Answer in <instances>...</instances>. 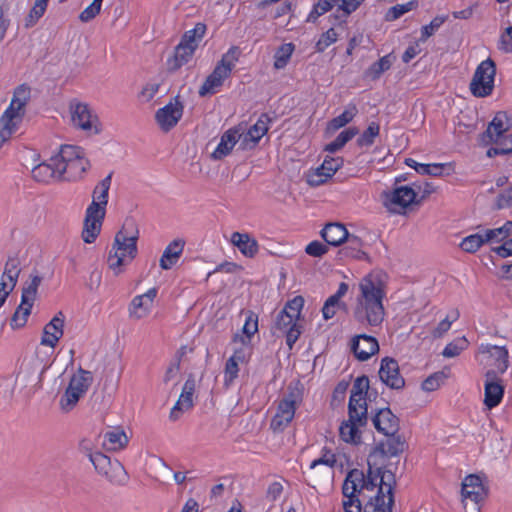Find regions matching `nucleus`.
Segmentation results:
<instances>
[{"instance_id": "nucleus-22", "label": "nucleus", "mask_w": 512, "mask_h": 512, "mask_svg": "<svg viewBox=\"0 0 512 512\" xmlns=\"http://www.w3.org/2000/svg\"><path fill=\"white\" fill-rule=\"evenodd\" d=\"M372 422L375 429L384 435H393L399 431V418L390 408L378 410L372 417Z\"/></svg>"}, {"instance_id": "nucleus-13", "label": "nucleus", "mask_w": 512, "mask_h": 512, "mask_svg": "<svg viewBox=\"0 0 512 512\" xmlns=\"http://www.w3.org/2000/svg\"><path fill=\"white\" fill-rule=\"evenodd\" d=\"M379 378L391 389L400 390L405 386V380L400 374L398 362L391 357H384L381 360Z\"/></svg>"}, {"instance_id": "nucleus-33", "label": "nucleus", "mask_w": 512, "mask_h": 512, "mask_svg": "<svg viewBox=\"0 0 512 512\" xmlns=\"http://www.w3.org/2000/svg\"><path fill=\"white\" fill-rule=\"evenodd\" d=\"M185 241L182 239L173 240L164 250L161 258H160V267L164 270L171 269L173 265L176 264L178 259L180 258L183 249H184Z\"/></svg>"}, {"instance_id": "nucleus-28", "label": "nucleus", "mask_w": 512, "mask_h": 512, "mask_svg": "<svg viewBox=\"0 0 512 512\" xmlns=\"http://www.w3.org/2000/svg\"><path fill=\"white\" fill-rule=\"evenodd\" d=\"M387 439L380 442L375 450L380 452L383 456L394 457L403 453L407 447L404 437L398 432L393 435H385Z\"/></svg>"}, {"instance_id": "nucleus-34", "label": "nucleus", "mask_w": 512, "mask_h": 512, "mask_svg": "<svg viewBox=\"0 0 512 512\" xmlns=\"http://www.w3.org/2000/svg\"><path fill=\"white\" fill-rule=\"evenodd\" d=\"M195 50L196 48L192 47V45H187L180 42L175 47L174 55L167 61L169 70L176 71L181 66L186 64L192 58Z\"/></svg>"}, {"instance_id": "nucleus-61", "label": "nucleus", "mask_w": 512, "mask_h": 512, "mask_svg": "<svg viewBox=\"0 0 512 512\" xmlns=\"http://www.w3.org/2000/svg\"><path fill=\"white\" fill-rule=\"evenodd\" d=\"M113 250L118 253H125V257L128 256L131 260L134 259L137 255V242L136 241H121L119 243L116 242V237L114 238Z\"/></svg>"}, {"instance_id": "nucleus-31", "label": "nucleus", "mask_w": 512, "mask_h": 512, "mask_svg": "<svg viewBox=\"0 0 512 512\" xmlns=\"http://www.w3.org/2000/svg\"><path fill=\"white\" fill-rule=\"evenodd\" d=\"M231 243L236 246L244 256L249 258H253L259 250L257 240L248 233L233 232L231 235Z\"/></svg>"}, {"instance_id": "nucleus-24", "label": "nucleus", "mask_w": 512, "mask_h": 512, "mask_svg": "<svg viewBox=\"0 0 512 512\" xmlns=\"http://www.w3.org/2000/svg\"><path fill=\"white\" fill-rule=\"evenodd\" d=\"M243 135V129L241 127H234L227 130L220 139V142L214 152L212 158L214 160H221L225 156L229 155L238 140Z\"/></svg>"}, {"instance_id": "nucleus-15", "label": "nucleus", "mask_w": 512, "mask_h": 512, "mask_svg": "<svg viewBox=\"0 0 512 512\" xmlns=\"http://www.w3.org/2000/svg\"><path fill=\"white\" fill-rule=\"evenodd\" d=\"M23 113L8 107L0 117V148L15 135L23 122Z\"/></svg>"}, {"instance_id": "nucleus-60", "label": "nucleus", "mask_w": 512, "mask_h": 512, "mask_svg": "<svg viewBox=\"0 0 512 512\" xmlns=\"http://www.w3.org/2000/svg\"><path fill=\"white\" fill-rule=\"evenodd\" d=\"M380 126L376 122H371L367 129L357 139V144L360 147H369L374 143V139L379 135Z\"/></svg>"}, {"instance_id": "nucleus-23", "label": "nucleus", "mask_w": 512, "mask_h": 512, "mask_svg": "<svg viewBox=\"0 0 512 512\" xmlns=\"http://www.w3.org/2000/svg\"><path fill=\"white\" fill-rule=\"evenodd\" d=\"M156 296V288H151L146 293L135 296L129 307L130 317L136 320H140L146 317L150 312V309Z\"/></svg>"}, {"instance_id": "nucleus-56", "label": "nucleus", "mask_w": 512, "mask_h": 512, "mask_svg": "<svg viewBox=\"0 0 512 512\" xmlns=\"http://www.w3.org/2000/svg\"><path fill=\"white\" fill-rule=\"evenodd\" d=\"M512 234V221H507L502 227L496 229H488L485 231V240L491 242L496 240L498 242L504 241Z\"/></svg>"}, {"instance_id": "nucleus-18", "label": "nucleus", "mask_w": 512, "mask_h": 512, "mask_svg": "<svg viewBox=\"0 0 512 512\" xmlns=\"http://www.w3.org/2000/svg\"><path fill=\"white\" fill-rule=\"evenodd\" d=\"M275 328L286 334V344L291 350L301 335V327L297 324L296 320L286 313V310H281L276 316Z\"/></svg>"}, {"instance_id": "nucleus-16", "label": "nucleus", "mask_w": 512, "mask_h": 512, "mask_svg": "<svg viewBox=\"0 0 512 512\" xmlns=\"http://www.w3.org/2000/svg\"><path fill=\"white\" fill-rule=\"evenodd\" d=\"M485 378L484 404L492 409L501 402L504 395V386L501 384L495 370H488Z\"/></svg>"}, {"instance_id": "nucleus-32", "label": "nucleus", "mask_w": 512, "mask_h": 512, "mask_svg": "<svg viewBox=\"0 0 512 512\" xmlns=\"http://www.w3.org/2000/svg\"><path fill=\"white\" fill-rule=\"evenodd\" d=\"M348 288L349 286L347 283L341 282L339 284L337 292L331 295L325 301L322 308V313L325 320L333 318L339 308L346 307V304L341 302L340 300L347 293Z\"/></svg>"}, {"instance_id": "nucleus-3", "label": "nucleus", "mask_w": 512, "mask_h": 512, "mask_svg": "<svg viewBox=\"0 0 512 512\" xmlns=\"http://www.w3.org/2000/svg\"><path fill=\"white\" fill-rule=\"evenodd\" d=\"M379 472L377 492L364 505V512H392L394 505L393 490L396 485L395 475L390 470L377 468Z\"/></svg>"}, {"instance_id": "nucleus-37", "label": "nucleus", "mask_w": 512, "mask_h": 512, "mask_svg": "<svg viewBox=\"0 0 512 512\" xmlns=\"http://www.w3.org/2000/svg\"><path fill=\"white\" fill-rule=\"evenodd\" d=\"M128 437L122 429L114 428L104 434V446L108 450L117 451L128 444Z\"/></svg>"}, {"instance_id": "nucleus-43", "label": "nucleus", "mask_w": 512, "mask_h": 512, "mask_svg": "<svg viewBox=\"0 0 512 512\" xmlns=\"http://www.w3.org/2000/svg\"><path fill=\"white\" fill-rule=\"evenodd\" d=\"M116 242L121 241H136L139 237L138 225L135 219L128 217L125 219L122 228L116 233Z\"/></svg>"}, {"instance_id": "nucleus-21", "label": "nucleus", "mask_w": 512, "mask_h": 512, "mask_svg": "<svg viewBox=\"0 0 512 512\" xmlns=\"http://www.w3.org/2000/svg\"><path fill=\"white\" fill-rule=\"evenodd\" d=\"M271 118L268 114L263 113L258 118L257 122L250 127L247 133H243L241 148L242 149H251L256 146L259 140L267 133L269 130V123L271 122Z\"/></svg>"}, {"instance_id": "nucleus-4", "label": "nucleus", "mask_w": 512, "mask_h": 512, "mask_svg": "<svg viewBox=\"0 0 512 512\" xmlns=\"http://www.w3.org/2000/svg\"><path fill=\"white\" fill-rule=\"evenodd\" d=\"M239 48L236 46L231 47L217 63L212 73L206 78L198 93L201 97L215 94L220 88L224 80L227 79L232 69L235 67V63L238 60Z\"/></svg>"}, {"instance_id": "nucleus-10", "label": "nucleus", "mask_w": 512, "mask_h": 512, "mask_svg": "<svg viewBox=\"0 0 512 512\" xmlns=\"http://www.w3.org/2000/svg\"><path fill=\"white\" fill-rule=\"evenodd\" d=\"M183 110L184 106L177 95L168 104L156 111L155 120L162 131L169 132L182 118Z\"/></svg>"}, {"instance_id": "nucleus-7", "label": "nucleus", "mask_w": 512, "mask_h": 512, "mask_svg": "<svg viewBox=\"0 0 512 512\" xmlns=\"http://www.w3.org/2000/svg\"><path fill=\"white\" fill-rule=\"evenodd\" d=\"M299 402V393L293 390L279 401L277 412L270 422V428L274 432H282L290 424Z\"/></svg>"}, {"instance_id": "nucleus-44", "label": "nucleus", "mask_w": 512, "mask_h": 512, "mask_svg": "<svg viewBox=\"0 0 512 512\" xmlns=\"http://www.w3.org/2000/svg\"><path fill=\"white\" fill-rule=\"evenodd\" d=\"M112 181V172L108 174L95 188L93 191V200L96 204L102 206L106 211V205L108 203V193Z\"/></svg>"}, {"instance_id": "nucleus-38", "label": "nucleus", "mask_w": 512, "mask_h": 512, "mask_svg": "<svg viewBox=\"0 0 512 512\" xmlns=\"http://www.w3.org/2000/svg\"><path fill=\"white\" fill-rule=\"evenodd\" d=\"M84 156V150L79 146L74 145H63L59 153L56 156H53L54 165H57V168H60V164L71 163L78 158Z\"/></svg>"}, {"instance_id": "nucleus-50", "label": "nucleus", "mask_w": 512, "mask_h": 512, "mask_svg": "<svg viewBox=\"0 0 512 512\" xmlns=\"http://www.w3.org/2000/svg\"><path fill=\"white\" fill-rule=\"evenodd\" d=\"M30 90L25 85L16 88L9 107H13L15 111L25 114V105L29 98Z\"/></svg>"}, {"instance_id": "nucleus-6", "label": "nucleus", "mask_w": 512, "mask_h": 512, "mask_svg": "<svg viewBox=\"0 0 512 512\" xmlns=\"http://www.w3.org/2000/svg\"><path fill=\"white\" fill-rule=\"evenodd\" d=\"M495 75V62L491 58L482 61L477 66L470 82L471 93L475 97L489 96L493 91Z\"/></svg>"}, {"instance_id": "nucleus-30", "label": "nucleus", "mask_w": 512, "mask_h": 512, "mask_svg": "<svg viewBox=\"0 0 512 512\" xmlns=\"http://www.w3.org/2000/svg\"><path fill=\"white\" fill-rule=\"evenodd\" d=\"M320 235L327 245L336 247L346 241L349 233L343 224L327 223L321 230Z\"/></svg>"}, {"instance_id": "nucleus-25", "label": "nucleus", "mask_w": 512, "mask_h": 512, "mask_svg": "<svg viewBox=\"0 0 512 512\" xmlns=\"http://www.w3.org/2000/svg\"><path fill=\"white\" fill-rule=\"evenodd\" d=\"M64 315L58 312L53 319L45 325L41 344L54 348L63 335Z\"/></svg>"}, {"instance_id": "nucleus-26", "label": "nucleus", "mask_w": 512, "mask_h": 512, "mask_svg": "<svg viewBox=\"0 0 512 512\" xmlns=\"http://www.w3.org/2000/svg\"><path fill=\"white\" fill-rule=\"evenodd\" d=\"M90 168V162L84 156L78 158L71 163L60 164L58 169V178L65 180H77L83 177Z\"/></svg>"}, {"instance_id": "nucleus-42", "label": "nucleus", "mask_w": 512, "mask_h": 512, "mask_svg": "<svg viewBox=\"0 0 512 512\" xmlns=\"http://www.w3.org/2000/svg\"><path fill=\"white\" fill-rule=\"evenodd\" d=\"M396 57L389 53L381 57L378 61L374 62L366 71V75L372 80L380 78V76L387 70H389L395 61Z\"/></svg>"}, {"instance_id": "nucleus-51", "label": "nucleus", "mask_w": 512, "mask_h": 512, "mask_svg": "<svg viewBox=\"0 0 512 512\" xmlns=\"http://www.w3.org/2000/svg\"><path fill=\"white\" fill-rule=\"evenodd\" d=\"M486 235L484 234H472L467 237H465L460 247L463 251L468 253H474L476 252L480 247H482L485 243H488V241L485 240Z\"/></svg>"}, {"instance_id": "nucleus-27", "label": "nucleus", "mask_w": 512, "mask_h": 512, "mask_svg": "<svg viewBox=\"0 0 512 512\" xmlns=\"http://www.w3.org/2000/svg\"><path fill=\"white\" fill-rule=\"evenodd\" d=\"M481 352L487 354L488 364L493 366L492 370L496 371V375L503 374L508 368V350L500 346H486Z\"/></svg>"}, {"instance_id": "nucleus-36", "label": "nucleus", "mask_w": 512, "mask_h": 512, "mask_svg": "<svg viewBox=\"0 0 512 512\" xmlns=\"http://www.w3.org/2000/svg\"><path fill=\"white\" fill-rule=\"evenodd\" d=\"M21 260L18 255H11L8 257L4 271L1 277V281L7 279L10 282L11 289H14L17 285L19 275L21 273Z\"/></svg>"}, {"instance_id": "nucleus-49", "label": "nucleus", "mask_w": 512, "mask_h": 512, "mask_svg": "<svg viewBox=\"0 0 512 512\" xmlns=\"http://www.w3.org/2000/svg\"><path fill=\"white\" fill-rule=\"evenodd\" d=\"M32 307L33 305L23 304L21 302L11 317L10 326L13 329L22 328L27 322V318L31 313Z\"/></svg>"}, {"instance_id": "nucleus-14", "label": "nucleus", "mask_w": 512, "mask_h": 512, "mask_svg": "<svg viewBox=\"0 0 512 512\" xmlns=\"http://www.w3.org/2000/svg\"><path fill=\"white\" fill-rule=\"evenodd\" d=\"M383 196L384 205L390 210H394L395 206L405 209L413 203H418L416 191L409 186L396 187L391 192H383Z\"/></svg>"}, {"instance_id": "nucleus-17", "label": "nucleus", "mask_w": 512, "mask_h": 512, "mask_svg": "<svg viewBox=\"0 0 512 512\" xmlns=\"http://www.w3.org/2000/svg\"><path fill=\"white\" fill-rule=\"evenodd\" d=\"M508 130L509 124L507 123V114L505 112H498L489 123L486 131L481 134L480 140L484 145L498 143L501 137L505 135Z\"/></svg>"}, {"instance_id": "nucleus-53", "label": "nucleus", "mask_w": 512, "mask_h": 512, "mask_svg": "<svg viewBox=\"0 0 512 512\" xmlns=\"http://www.w3.org/2000/svg\"><path fill=\"white\" fill-rule=\"evenodd\" d=\"M295 47L292 43L282 44L274 55V67L276 69L284 68L290 60Z\"/></svg>"}, {"instance_id": "nucleus-47", "label": "nucleus", "mask_w": 512, "mask_h": 512, "mask_svg": "<svg viewBox=\"0 0 512 512\" xmlns=\"http://www.w3.org/2000/svg\"><path fill=\"white\" fill-rule=\"evenodd\" d=\"M206 30V24L203 22H199L195 25L193 29L186 31L183 34L180 42L187 45H192V47L197 49L200 41L202 40L206 33Z\"/></svg>"}, {"instance_id": "nucleus-29", "label": "nucleus", "mask_w": 512, "mask_h": 512, "mask_svg": "<svg viewBox=\"0 0 512 512\" xmlns=\"http://www.w3.org/2000/svg\"><path fill=\"white\" fill-rule=\"evenodd\" d=\"M362 245L363 241L358 236L349 234L346 238V245L338 251L339 258L370 261L368 254L361 249Z\"/></svg>"}, {"instance_id": "nucleus-54", "label": "nucleus", "mask_w": 512, "mask_h": 512, "mask_svg": "<svg viewBox=\"0 0 512 512\" xmlns=\"http://www.w3.org/2000/svg\"><path fill=\"white\" fill-rule=\"evenodd\" d=\"M358 110L355 105L349 106L346 110H344L339 116L333 118L329 127L333 130L340 129L344 127L346 124L351 122L353 118L356 116Z\"/></svg>"}, {"instance_id": "nucleus-40", "label": "nucleus", "mask_w": 512, "mask_h": 512, "mask_svg": "<svg viewBox=\"0 0 512 512\" xmlns=\"http://www.w3.org/2000/svg\"><path fill=\"white\" fill-rule=\"evenodd\" d=\"M93 381V376L90 371L79 369L78 373L73 375L69 381L68 386L73 390L79 392L83 396L88 391Z\"/></svg>"}, {"instance_id": "nucleus-1", "label": "nucleus", "mask_w": 512, "mask_h": 512, "mask_svg": "<svg viewBox=\"0 0 512 512\" xmlns=\"http://www.w3.org/2000/svg\"><path fill=\"white\" fill-rule=\"evenodd\" d=\"M360 293L353 308V318L361 325L379 326L385 315L383 299L386 296L385 274L373 271L359 283Z\"/></svg>"}, {"instance_id": "nucleus-20", "label": "nucleus", "mask_w": 512, "mask_h": 512, "mask_svg": "<svg viewBox=\"0 0 512 512\" xmlns=\"http://www.w3.org/2000/svg\"><path fill=\"white\" fill-rule=\"evenodd\" d=\"M462 502L466 499L478 504L487 496V489L482 483L480 476L476 474H470L465 477L462 482L461 488Z\"/></svg>"}, {"instance_id": "nucleus-46", "label": "nucleus", "mask_w": 512, "mask_h": 512, "mask_svg": "<svg viewBox=\"0 0 512 512\" xmlns=\"http://www.w3.org/2000/svg\"><path fill=\"white\" fill-rule=\"evenodd\" d=\"M358 134L356 127H349L343 130L334 141L325 146V151L335 153L342 149L347 142L354 138Z\"/></svg>"}, {"instance_id": "nucleus-55", "label": "nucleus", "mask_w": 512, "mask_h": 512, "mask_svg": "<svg viewBox=\"0 0 512 512\" xmlns=\"http://www.w3.org/2000/svg\"><path fill=\"white\" fill-rule=\"evenodd\" d=\"M418 7V1L417 0H411L405 4H397L393 7H391L385 16V19L387 21H394L404 15L405 13L414 10Z\"/></svg>"}, {"instance_id": "nucleus-2", "label": "nucleus", "mask_w": 512, "mask_h": 512, "mask_svg": "<svg viewBox=\"0 0 512 512\" xmlns=\"http://www.w3.org/2000/svg\"><path fill=\"white\" fill-rule=\"evenodd\" d=\"M379 472H373L371 465L367 474L362 470L352 469L346 475L342 485V493L346 500L343 501L345 512H364V500L369 501L370 495L378 486Z\"/></svg>"}, {"instance_id": "nucleus-63", "label": "nucleus", "mask_w": 512, "mask_h": 512, "mask_svg": "<svg viewBox=\"0 0 512 512\" xmlns=\"http://www.w3.org/2000/svg\"><path fill=\"white\" fill-rule=\"evenodd\" d=\"M338 39V34L333 28L328 29L324 32L316 43V51L323 52L331 44L335 43Z\"/></svg>"}, {"instance_id": "nucleus-5", "label": "nucleus", "mask_w": 512, "mask_h": 512, "mask_svg": "<svg viewBox=\"0 0 512 512\" xmlns=\"http://www.w3.org/2000/svg\"><path fill=\"white\" fill-rule=\"evenodd\" d=\"M82 447L98 474L111 483H121L126 479L124 466L118 460L112 461L110 457L99 451L92 452L89 447L85 446V442H82Z\"/></svg>"}, {"instance_id": "nucleus-19", "label": "nucleus", "mask_w": 512, "mask_h": 512, "mask_svg": "<svg viewBox=\"0 0 512 512\" xmlns=\"http://www.w3.org/2000/svg\"><path fill=\"white\" fill-rule=\"evenodd\" d=\"M351 350L358 360L366 361L379 351V344L375 337L360 334L352 339Z\"/></svg>"}, {"instance_id": "nucleus-45", "label": "nucleus", "mask_w": 512, "mask_h": 512, "mask_svg": "<svg viewBox=\"0 0 512 512\" xmlns=\"http://www.w3.org/2000/svg\"><path fill=\"white\" fill-rule=\"evenodd\" d=\"M339 2L340 0H318L309 13L306 22L315 23L320 16L327 13L335 6H337V11H340Z\"/></svg>"}, {"instance_id": "nucleus-59", "label": "nucleus", "mask_w": 512, "mask_h": 512, "mask_svg": "<svg viewBox=\"0 0 512 512\" xmlns=\"http://www.w3.org/2000/svg\"><path fill=\"white\" fill-rule=\"evenodd\" d=\"M467 347V339L465 337H459L446 345L442 352V355L446 358H453L460 355V353Z\"/></svg>"}, {"instance_id": "nucleus-8", "label": "nucleus", "mask_w": 512, "mask_h": 512, "mask_svg": "<svg viewBox=\"0 0 512 512\" xmlns=\"http://www.w3.org/2000/svg\"><path fill=\"white\" fill-rule=\"evenodd\" d=\"M70 112L74 126L94 134L100 132L98 117L92 114L87 104L72 101L70 103Z\"/></svg>"}, {"instance_id": "nucleus-64", "label": "nucleus", "mask_w": 512, "mask_h": 512, "mask_svg": "<svg viewBox=\"0 0 512 512\" xmlns=\"http://www.w3.org/2000/svg\"><path fill=\"white\" fill-rule=\"evenodd\" d=\"M303 305L304 298L302 296H296L288 301L282 310H286V313L290 314L291 317L297 321L300 317Z\"/></svg>"}, {"instance_id": "nucleus-58", "label": "nucleus", "mask_w": 512, "mask_h": 512, "mask_svg": "<svg viewBox=\"0 0 512 512\" xmlns=\"http://www.w3.org/2000/svg\"><path fill=\"white\" fill-rule=\"evenodd\" d=\"M327 173L328 167L325 163H322L320 167L307 174V183L312 187L320 186L326 183L331 178L326 177Z\"/></svg>"}, {"instance_id": "nucleus-41", "label": "nucleus", "mask_w": 512, "mask_h": 512, "mask_svg": "<svg viewBox=\"0 0 512 512\" xmlns=\"http://www.w3.org/2000/svg\"><path fill=\"white\" fill-rule=\"evenodd\" d=\"M49 0H35L32 8L24 18V27L30 29L44 16Z\"/></svg>"}, {"instance_id": "nucleus-57", "label": "nucleus", "mask_w": 512, "mask_h": 512, "mask_svg": "<svg viewBox=\"0 0 512 512\" xmlns=\"http://www.w3.org/2000/svg\"><path fill=\"white\" fill-rule=\"evenodd\" d=\"M448 19L447 15H439L432 19V21L421 28V36L419 41L426 42Z\"/></svg>"}, {"instance_id": "nucleus-48", "label": "nucleus", "mask_w": 512, "mask_h": 512, "mask_svg": "<svg viewBox=\"0 0 512 512\" xmlns=\"http://www.w3.org/2000/svg\"><path fill=\"white\" fill-rule=\"evenodd\" d=\"M81 397H83L82 394L67 386L59 401L60 409L65 413L70 412L75 408Z\"/></svg>"}, {"instance_id": "nucleus-12", "label": "nucleus", "mask_w": 512, "mask_h": 512, "mask_svg": "<svg viewBox=\"0 0 512 512\" xmlns=\"http://www.w3.org/2000/svg\"><path fill=\"white\" fill-rule=\"evenodd\" d=\"M349 418L347 421L342 422L339 427V434L343 441L352 444L361 443V432L360 427L366 426L368 422V412L366 410H357V416L351 418V414H348Z\"/></svg>"}, {"instance_id": "nucleus-11", "label": "nucleus", "mask_w": 512, "mask_h": 512, "mask_svg": "<svg viewBox=\"0 0 512 512\" xmlns=\"http://www.w3.org/2000/svg\"><path fill=\"white\" fill-rule=\"evenodd\" d=\"M369 388L367 376L363 375L355 379L348 403V414H351V418L357 416V410L365 409L368 412L366 400L370 399Z\"/></svg>"}, {"instance_id": "nucleus-62", "label": "nucleus", "mask_w": 512, "mask_h": 512, "mask_svg": "<svg viewBox=\"0 0 512 512\" xmlns=\"http://www.w3.org/2000/svg\"><path fill=\"white\" fill-rule=\"evenodd\" d=\"M446 378V375L444 372H436L429 377H427L421 385V388L424 391L432 392L437 390L440 385L443 383L444 379Z\"/></svg>"}, {"instance_id": "nucleus-35", "label": "nucleus", "mask_w": 512, "mask_h": 512, "mask_svg": "<svg viewBox=\"0 0 512 512\" xmlns=\"http://www.w3.org/2000/svg\"><path fill=\"white\" fill-rule=\"evenodd\" d=\"M29 279L30 281L26 282L22 287L21 300L23 304L33 305L43 278L37 272H33L29 275Z\"/></svg>"}, {"instance_id": "nucleus-9", "label": "nucleus", "mask_w": 512, "mask_h": 512, "mask_svg": "<svg viewBox=\"0 0 512 512\" xmlns=\"http://www.w3.org/2000/svg\"><path fill=\"white\" fill-rule=\"evenodd\" d=\"M105 217V210L96 204V201L88 206L84 219L82 239L86 243H93L101 231L102 221Z\"/></svg>"}, {"instance_id": "nucleus-52", "label": "nucleus", "mask_w": 512, "mask_h": 512, "mask_svg": "<svg viewBox=\"0 0 512 512\" xmlns=\"http://www.w3.org/2000/svg\"><path fill=\"white\" fill-rule=\"evenodd\" d=\"M193 394H186L182 391L178 401L175 403L170 412V419L177 420L183 411H186L193 406Z\"/></svg>"}, {"instance_id": "nucleus-39", "label": "nucleus", "mask_w": 512, "mask_h": 512, "mask_svg": "<svg viewBox=\"0 0 512 512\" xmlns=\"http://www.w3.org/2000/svg\"><path fill=\"white\" fill-rule=\"evenodd\" d=\"M57 165H54L53 157L48 163H40L32 169V176L38 182H49L50 179L58 178Z\"/></svg>"}]
</instances>
